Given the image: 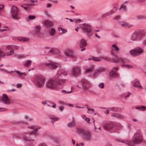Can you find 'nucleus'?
<instances>
[{"instance_id":"obj_46","label":"nucleus","mask_w":146,"mask_h":146,"mask_svg":"<svg viewBox=\"0 0 146 146\" xmlns=\"http://www.w3.org/2000/svg\"><path fill=\"white\" fill-rule=\"evenodd\" d=\"M38 130L37 129H34L30 132V133L31 135H35V133H36V132H37L38 131Z\"/></svg>"},{"instance_id":"obj_52","label":"nucleus","mask_w":146,"mask_h":146,"mask_svg":"<svg viewBox=\"0 0 146 146\" xmlns=\"http://www.w3.org/2000/svg\"><path fill=\"white\" fill-rule=\"evenodd\" d=\"M112 46L115 48V51H117L119 50V48L115 44L112 45Z\"/></svg>"},{"instance_id":"obj_36","label":"nucleus","mask_w":146,"mask_h":146,"mask_svg":"<svg viewBox=\"0 0 146 146\" xmlns=\"http://www.w3.org/2000/svg\"><path fill=\"white\" fill-rule=\"evenodd\" d=\"M50 118L52 119L51 122L53 125H54V123L55 121H58L59 119V118L58 117L54 118L52 117H50Z\"/></svg>"},{"instance_id":"obj_9","label":"nucleus","mask_w":146,"mask_h":146,"mask_svg":"<svg viewBox=\"0 0 146 146\" xmlns=\"http://www.w3.org/2000/svg\"><path fill=\"white\" fill-rule=\"evenodd\" d=\"M117 56V59H113L112 62H113L117 63L118 62H119L122 63H127L129 62V60L127 58H118L117 56Z\"/></svg>"},{"instance_id":"obj_58","label":"nucleus","mask_w":146,"mask_h":146,"mask_svg":"<svg viewBox=\"0 0 146 146\" xmlns=\"http://www.w3.org/2000/svg\"><path fill=\"white\" fill-rule=\"evenodd\" d=\"M137 1L138 2H143L146 1V0H137Z\"/></svg>"},{"instance_id":"obj_8","label":"nucleus","mask_w":146,"mask_h":146,"mask_svg":"<svg viewBox=\"0 0 146 146\" xmlns=\"http://www.w3.org/2000/svg\"><path fill=\"white\" fill-rule=\"evenodd\" d=\"M142 139V136L139 134H136L134 135L131 141L132 143L134 144H138L141 141Z\"/></svg>"},{"instance_id":"obj_7","label":"nucleus","mask_w":146,"mask_h":146,"mask_svg":"<svg viewBox=\"0 0 146 146\" xmlns=\"http://www.w3.org/2000/svg\"><path fill=\"white\" fill-rule=\"evenodd\" d=\"M82 29L83 32L85 33H91L92 30V27L88 24L86 23L83 24Z\"/></svg>"},{"instance_id":"obj_53","label":"nucleus","mask_w":146,"mask_h":146,"mask_svg":"<svg viewBox=\"0 0 146 146\" xmlns=\"http://www.w3.org/2000/svg\"><path fill=\"white\" fill-rule=\"evenodd\" d=\"M7 110V109L5 108H0V112L4 111Z\"/></svg>"},{"instance_id":"obj_15","label":"nucleus","mask_w":146,"mask_h":146,"mask_svg":"<svg viewBox=\"0 0 146 146\" xmlns=\"http://www.w3.org/2000/svg\"><path fill=\"white\" fill-rule=\"evenodd\" d=\"M2 98V101L5 104L8 105L10 103V101L7 96L5 94H3Z\"/></svg>"},{"instance_id":"obj_42","label":"nucleus","mask_w":146,"mask_h":146,"mask_svg":"<svg viewBox=\"0 0 146 146\" xmlns=\"http://www.w3.org/2000/svg\"><path fill=\"white\" fill-rule=\"evenodd\" d=\"M82 118L83 119H84L88 123H91L90 122V119L86 117V116L85 115H84L82 116Z\"/></svg>"},{"instance_id":"obj_50","label":"nucleus","mask_w":146,"mask_h":146,"mask_svg":"<svg viewBox=\"0 0 146 146\" xmlns=\"http://www.w3.org/2000/svg\"><path fill=\"white\" fill-rule=\"evenodd\" d=\"M98 86L100 88H103L104 87V83H101Z\"/></svg>"},{"instance_id":"obj_64","label":"nucleus","mask_w":146,"mask_h":146,"mask_svg":"<svg viewBox=\"0 0 146 146\" xmlns=\"http://www.w3.org/2000/svg\"><path fill=\"white\" fill-rule=\"evenodd\" d=\"M38 146H46V144L44 143L41 144L39 145Z\"/></svg>"},{"instance_id":"obj_10","label":"nucleus","mask_w":146,"mask_h":146,"mask_svg":"<svg viewBox=\"0 0 146 146\" xmlns=\"http://www.w3.org/2000/svg\"><path fill=\"white\" fill-rule=\"evenodd\" d=\"M118 67H114L109 72V76L112 78H115L118 76V74L116 71L118 69Z\"/></svg>"},{"instance_id":"obj_5","label":"nucleus","mask_w":146,"mask_h":146,"mask_svg":"<svg viewBox=\"0 0 146 146\" xmlns=\"http://www.w3.org/2000/svg\"><path fill=\"white\" fill-rule=\"evenodd\" d=\"M143 50L139 47H137L129 51L131 55L133 57L137 56L143 53Z\"/></svg>"},{"instance_id":"obj_16","label":"nucleus","mask_w":146,"mask_h":146,"mask_svg":"<svg viewBox=\"0 0 146 146\" xmlns=\"http://www.w3.org/2000/svg\"><path fill=\"white\" fill-rule=\"evenodd\" d=\"M45 65L48 66L49 69H56L58 67V66L57 65L53 63H46L45 64Z\"/></svg>"},{"instance_id":"obj_11","label":"nucleus","mask_w":146,"mask_h":146,"mask_svg":"<svg viewBox=\"0 0 146 146\" xmlns=\"http://www.w3.org/2000/svg\"><path fill=\"white\" fill-rule=\"evenodd\" d=\"M81 69L78 67H74L72 68L71 74L74 76L79 75L80 73Z\"/></svg>"},{"instance_id":"obj_23","label":"nucleus","mask_w":146,"mask_h":146,"mask_svg":"<svg viewBox=\"0 0 146 146\" xmlns=\"http://www.w3.org/2000/svg\"><path fill=\"white\" fill-rule=\"evenodd\" d=\"M57 74L59 75H62L64 76H66L67 75L68 72L63 69H60L58 71Z\"/></svg>"},{"instance_id":"obj_27","label":"nucleus","mask_w":146,"mask_h":146,"mask_svg":"<svg viewBox=\"0 0 146 146\" xmlns=\"http://www.w3.org/2000/svg\"><path fill=\"white\" fill-rule=\"evenodd\" d=\"M111 116L120 119H123L124 118L123 116L121 114L113 113Z\"/></svg>"},{"instance_id":"obj_62","label":"nucleus","mask_w":146,"mask_h":146,"mask_svg":"<svg viewBox=\"0 0 146 146\" xmlns=\"http://www.w3.org/2000/svg\"><path fill=\"white\" fill-rule=\"evenodd\" d=\"M135 108L139 110H141V106L136 107Z\"/></svg>"},{"instance_id":"obj_29","label":"nucleus","mask_w":146,"mask_h":146,"mask_svg":"<svg viewBox=\"0 0 146 146\" xmlns=\"http://www.w3.org/2000/svg\"><path fill=\"white\" fill-rule=\"evenodd\" d=\"M136 19L137 20H141L142 19H146V16L139 15H137L136 16Z\"/></svg>"},{"instance_id":"obj_17","label":"nucleus","mask_w":146,"mask_h":146,"mask_svg":"<svg viewBox=\"0 0 146 146\" xmlns=\"http://www.w3.org/2000/svg\"><path fill=\"white\" fill-rule=\"evenodd\" d=\"M65 55L68 57L71 58H74L75 57V54L74 53L70 50H66L65 52Z\"/></svg>"},{"instance_id":"obj_56","label":"nucleus","mask_w":146,"mask_h":146,"mask_svg":"<svg viewBox=\"0 0 146 146\" xmlns=\"http://www.w3.org/2000/svg\"><path fill=\"white\" fill-rule=\"evenodd\" d=\"M122 8L124 9V10H123L124 11L126 10L127 7L126 5H122Z\"/></svg>"},{"instance_id":"obj_24","label":"nucleus","mask_w":146,"mask_h":146,"mask_svg":"<svg viewBox=\"0 0 146 146\" xmlns=\"http://www.w3.org/2000/svg\"><path fill=\"white\" fill-rule=\"evenodd\" d=\"M119 25L123 27H127L128 28L131 27L132 26L128 25V24L124 21H121L119 23Z\"/></svg>"},{"instance_id":"obj_54","label":"nucleus","mask_w":146,"mask_h":146,"mask_svg":"<svg viewBox=\"0 0 146 146\" xmlns=\"http://www.w3.org/2000/svg\"><path fill=\"white\" fill-rule=\"evenodd\" d=\"M6 49L7 50H9L10 49H12L11 45V46L8 45V46H6Z\"/></svg>"},{"instance_id":"obj_19","label":"nucleus","mask_w":146,"mask_h":146,"mask_svg":"<svg viewBox=\"0 0 146 146\" xmlns=\"http://www.w3.org/2000/svg\"><path fill=\"white\" fill-rule=\"evenodd\" d=\"M116 140L118 142L124 143H126V142H127V145L129 146H133V144L131 143V142H128L127 141H126L125 140H124L121 139L117 138L116 139Z\"/></svg>"},{"instance_id":"obj_6","label":"nucleus","mask_w":146,"mask_h":146,"mask_svg":"<svg viewBox=\"0 0 146 146\" xmlns=\"http://www.w3.org/2000/svg\"><path fill=\"white\" fill-rule=\"evenodd\" d=\"M18 9L15 6H12L11 9L10 11L12 18L14 19H19L18 17Z\"/></svg>"},{"instance_id":"obj_12","label":"nucleus","mask_w":146,"mask_h":146,"mask_svg":"<svg viewBox=\"0 0 146 146\" xmlns=\"http://www.w3.org/2000/svg\"><path fill=\"white\" fill-rule=\"evenodd\" d=\"M81 84L82 88L84 90H87L90 86V84L85 79L82 80L81 81Z\"/></svg>"},{"instance_id":"obj_55","label":"nucleus","mask_w":146,"mask_h":146,"mask_svg":"<svg viewBox=\"0 0 146 146\" xmlns=\"http://www.w3.org/2000/svg\"><path fill=\"white\" fill-rule=\"evenodd\" d=\"M59 107V110L60 111H62L64 109V107L63 106H61L60 107Z\"/></svg>"},{"instance_id":"obj_22","label":"nucleus","mask_w":146,"mask_h":146,"mask_svg":"<svg viewBox=\"0 0 146 146\" xmlns=\"http://www.w3.org/2000/svg\"><path fill=\"white\" fill-rule=\"evenodd\" d=\"M44 24L47 28H49L53 26V23L48 21H46L44 22Z\"/></svg>"},{"instance_id":"obj_13","label":"nucleus","mask_w":146,"mask_h":146,"mask_svg":"<svg viewBox=\"0 0 146 146\" xmlns=\"http://www.w3.org/2000/svg\"><path fill=\"white\" fill-rule=\"evenodd\" d=\"M102 58L107 60H108L109 59V58L107 57H96L92 56L89 58L88 60H93L95 62H98L101 61Z\"/></svg>"},{"instance_id":"obj_32","label":"nucleus","mask_w":146,"mask_h":146,"mask_svg":"<svg viewBox=\"0 0 146 146\" xmlns=\"http://www.w3.org/2000/svg\"><path fill=\"white\" fill-rule=\"evenodd\" d=\"M59 31L60 33H65L67 32V30L66 29H64L60 27L58 28Z\"/></svg>"},{"instance_id":"obj_51","label":"nucleus","mask_w":146,"mask_h":146,"mask_svg":"<svg viewBox=\"0 0 146 146\" xmlns=\"http://www.w3.org/2000/svg\"><path fill=\"white\" fill-rule=\"evenodd\" d=\"M26 5V4H23V5H21V7H23L24 9L25 10H27V9H28V7H24V5Z\"/></svg>"},{"instance_id":"obj_30","label":"nucleus","mask_w":146,"mask_h":146,"mask_svg":"<svg viewBox=\"0 0 146 146\" xmlns=\"http://www.w3.org/2000/svg\"><path fill=\"white\" fill-rule=\"evenodd\" d=\"M117 10V8L115 7H114L112 9L109 11L108 12L110 15L112 14L115 13Z\"/></svg>"},{"instance_id":"obj_45","label":"nucleus","mask_w":146,"mask_h":146,"mask_svg":"<svg viewBox=\"0 0 146 146\" xmlns=\"http://www.w3.org/2000/svg\"><path fill=\"white\" fill-rule=\"evenodd\" d=\"M40 27L39 26H36L35 27V30L36 32H39L40 31Z\"/></svg>"},{"instance_id":"obj_60","label":"nucleus","mask_w":146,"mask_h":146,"mask_svg":"<svg viewBox=\"0 0 146 146\" xmlns=\"http://www.w3.org/2000/svg\"><path fill=\"white\" fill-rule=\"evenodd\" d=\"M111 54L113 55V56H114L115 57V58H114L113 59H117V56H117V55H115V54H114V53H113V52H111Z\"/></svg>"},{"instance_id":"obj_4","label":"nucleus","mask_w":146,"mask_h":146,"mask_svg":"<svg viewBox=\"0 0 146 146\" xmlns=\"http://www.w3.org/2000/svg\"><path fill=\"white\" fill-rule=\"evenodd\" d=\"M58 82L56 80H50L48 81L46 83V87L48 88L55 90L57 88Z\"/></svg>"},{"instance_id":"obj_49","label":"nucleus","mask_w":146,"mask_h":146,"mask_svg":"<svg viewBox=\"0 0 146 146\" xmlns=\"http://www.w3.org/2000/svg\"><path fill=\"white\" fill-rule=\"evenodd\" d=\"M35 16L34 15H29L28 17V18L31 20H33L35 18Z\"/></svg>"},{"instance_id":"obj_28","label":"nucleus","mask_w":146,"mask_h":146,"mask_svg":"<svg viewBox=\"0 0 146 146\" xmlns=\"http://www.w3.org/2000/svg\"><path fill=\"white\" fill-rule=\"evenodd\" d=\"M72 87H71V90L70 91H68V90H61V92L62 93L64 94H68L71 93L72 92Z\"/></svg>"},{"instance_id":"obj_3","label":"nucleus","mask_w":146,"mask_h":146,"mask_svg":"<svg viewBox=\"0 0 146 146\" xmlns=\"http://www.w3.org/2000/svg\"><path fill=\"white\" fill-rule=\"evenodd\" d=\"M78 131L80 134L82 135L84 138L88 140L92 139L91 133L89 131L81 129H78Z\"/></svg>"},{"instance_id":"obj_44","label":"nucleus","mask_w":146,"mask_h":146,"mask_svg":"<svg viewBox=\"0 0 146 146\" xmlns=\"http://www.w3.org/2000/svg\"><path fill=\"white\" fill-rule=\"evenodd\" d=\"M15 123L18 124H27V122H25L23 121H17L15 122Z\"/></svg>"},{"instance_id":"obj_25","label":"nucleus","mask_w":146,"mask_h":146,"mask_svg":"<svg viewBox=\"0 0 146 146\" xmlns=\"http://www.w3.org/2000/svg\"><path fill=\"white\" fill-rule=\"evenodd\" d=\"M133 86L135 87L138 88H142V87L140 84V83L139 80H137L135 81L133 85Z\"/></svg>"},{"instance_id":"obj_1","label":"nucleus","mask_w":146,"mask_h":146,"mask_svg":"<svg viewBox=\"0 0 146 146\" xmlns=\"http://www.w3.org/2000/svg\"><path fill=\"white\" fill-rule=\"evenodd\" d=\"M45 80V78L43 76H36L35 79V86L38 88H42L44 86Z\"/></svg>"},{"instance_id":"obj_61","label":"nucleus","mask_w":146,"mask_h":146,"mask_svg":"<svg viewBox=\"0 0 146 146\" xmlns=\"http://www.w3.org/2000/svg\"><path fill=\"white\" fill-rule=\"evenodd\" d=\"M10 53L11 55L12 54H13L14 53V51L13 49H12L11 50L10 52Z\"/></svg>"},{"instance_id":"obj_21","label":"nucleus","mask_w":146,"mask_h":146,"mask_svg":"<svg viewBox=\"0 0 146 146\" xmlns=\"http://www.w3.org/2000/svg\"><path fill=\"white\" fill-rule=\"evenodd\" d=\"M49 52L53 54H58L60 53L59 50L55 48H52L51 49L49 50Z\"/></svg>"},{"instance_id":"obj_31","label":"nucleus","mask_w":146,"mask_h":146,"mask_svg":"<svg viewBox=\"0 0 146 146\" xmlns=\"http://www.w3.org/2000/svg\"><path fill=\"white\" fill-rule=\"evenodd\" d=\"M16 73L19 74V76L20 77L25 76L27 75L26 73L25 72H21L20 71H17L16 72Z\"/></svg>"},{"instance_id":"obj_59","label":"nucleus","mask_w":146,"mask_h":146,"mask_svg":"<svg viewBox=\"0 0 146 146\" xmlns=\"http://www.w3.org/2000/svg\"><path fill=\"white\" fill-rule=\"evenodd\" d=\"M35 126H31V127H28V128L31 129H35Z\"/></svg>"},{"instance_id":"obj_43","label":"nucleus","mask_w":146,"mask_h":146,"mask_svg":"<svg viewBox=\"0 0 146 146\" xmlns=\"http://www.w3.org/2000/svg\"><path fill=\"white\" fill-rule=\"evenodd\" d=\"M101 71L100 70H98L95 73H94L93 74V76L94 77H97L99 74H100Z\"/></svg>"},{"instance_id":"obj_18","label":"nucleus","mask_w":146,"mask_h":146,"mask_svg":"<svg viewBox=\"0 0 146 146\" xmlns=\"http://www.w3.org/2000/svg\"><path fill=\"white\" fill-rule=\"evenodd\" d=\"M113 124L111 122H109L106 123L104 125V128L105 129H110L113 126Z\"/></svg>"},{"instance_id":"obj_2","label":"nucleus","mask_w":146,"mask_h":146,"mask_svg":"<svg viewBox=\"0 0 146 146\" xmlns=\"http://www.w3.org/2000/svg\"><path fill=\"white\" fill-rule=\"evenodd\" d=\"M144 32L143 30H137L132 35L131 37V40L135 41L138 39H140L144 36Z\"/></svg>"},{"instance_id":"obj_14","label":"nucleus","mask_w":146,"mask_h":146,"mask_svg":"<svg viewBox=\"0 0 146 146\" xmlns=\"http://www.w3.org/2000/svg\"><path fill=\"white\" fill-rule=\"evenodd\" d=\"M32 136L33 137H35L36 136L34 135H31L30 133L29 134H26L23 135V138L26 141H33L34 139H32Z\"/></svg>"},{"instance_id":"obj_57","label":"nucleus","mask_w":146,"mask_h":146,"mask_svg":"<svg viewBox=\"0 0 146 146\" xmlns=\"http://www.w3.org/2000/svg\"><path fill=\"white\" fill-rule=\"evenodd\" d=\"M22 86V84H18L17 85V88H19Z\"/></svg>"},{"instance_id":"obj_38","label":"nucleus","mask_w":146,"mask_h":146,"mask_svg":"<svg viewBox=\"0 0 146 146\" xmlns=\"http://www.w3.org/2000/svg\"><path fill=\"white\" fill-rule=\"evenodd\" d=\"M31 60H28L25 62L24 66L28 67L31 64Z\"/></svg>"},{"instance_id":"obj_41","label":"nucleus","mask_w":146,"mask_h":146,"mask_svg":"<svg viewBox=\"0 0 146 146\" xmlns=\"http://www.w3.org/2000/svg\"><path fill=\"white\" fill-rule=\"evenodd\" d=\"M66 81V79H61L58 82V85H62L64 84Z\"/></svg>"},{"instance_id":"obj_63","label":"nucleus","mask_w":146,"mask_h":146,"mask_svg":"<svg viewBox=\"0 0 146 146\" xmlns=\"http://www.w3.org/2000/svg\"><path fill=\"white\" fill-rule=\"evenodd\" d=\"M11 54L9 52H7L5 54V55H6L7 56H9L11 55Z\"/></svg>"},{"instance_id":"obj_33","label":"nucleus","mask_w":146,"mask_h":146,"mask_svg":"<svg viewBox=\"0 0 146 146\" xmlns=\"http://www.w3.org/2000/svg\"><path fill=\"white\" fill-rule=\"evenodd\" d=\"M56 33V31L54 28H51L49 31L50 35L51 36L54 35Z\"/></svg>"},{"instance_id":"obj_39","label":"nucleus","mask_w":146,"mask_h":146,"mask_svg":"<svg viewBox=\"0 0 146 146\" xmlns=\"http://www.w3.org/2000/svg\"><path fill=\"white\" fill-rule=\"evenodd\" d=\"M110 15V14L108 12L102 15L101 17L102 18L104 19Z\"/></svg>"},{"instance_id":"obj_47","label":"nucleus","mask_w":146,"mask_h":146,"mask_svg":"<svg viewBox=\"0 0 146 146\" xmlns=\"http://www.w3.org/2000/svg\"><path fill=\"white\" fill-rule=\"evenodd\" d=\"M11 48L13 50H17L18 49V47L16 45H11Z\"/></svg>"},{"instance_id":"obj_26","label":"nucleus","mask_w":146,"mask_h":146,"mask_svg":"<svg viewBox=\"0 0 146 146\" xmlns=\"http://www.w3.org/2000/svg\"><path fill=\"white\" fill-rule=\"evenodd\" d=\"M72 119V121L69 123L68 124V127H74L76 123L74 117H73Z\"/></svg>"},{"instance_id":"obj_40","label":"nucleus","mask_w":146,"mask_h":146,"mask_svg":"<svg viewBox=\"0 0 146 146\" xmlns=\"http://www.w3.org/2000/svg\"><path fill=\"white\" fill-rule=\"evenodd\" d=\"M18 40L19 41H22V42H26L28 41L29 39L28 38H21L18 39Z\"/></svg>"},{"instance_id":"obj_48","label":"nucleus","mask_w":146,"mask_h":146,"mask_svg":"<svg viewBox=\"0 0 146 146\" xmlns=\"http://www.w3.org/2000/svg\"><path fill=\"white\" fill-rule=\"evenodd\" d=\"M146 110V106H141V111H144Z\"/></svg>"},{"instance_id":"obj_37","label":"nucleus","mask_w":146,"mask_h":146,"mask_svg":"<svg viewBox=\"0 0 146 146\" xmlns=\"http://www.w3.org/2000/svg\"><path fill=\"white\" fill-rule=\"evenodd\" d=\"M122 67H125L127 69H131L133 68V67L131 65L129 64H124L122 65Z\"/></svg>"},{"instance_id":"obj_34","label":"nucleus","mask_w":146,"mask_h":146,"mask_svg":"<svg viewBox=\"0 0 146 146\" xmlns=\"http://www.w3.org/2000/svg\"><path fill=\"white\" fill-rule=\"evenodd\" d=\"M119 108L117 107H112L109 108V110L114 112H117L118 111Z\"/></svg>"},{"instance_id":"obj_20","label":"nucleus","mask_w":146,"mask_h":146,"mask_svg":"<svg viewBox=\"0 0 146 146\" xmlns=\"http://www.w3.org/2000/svg\"><path fill=\"white\" fill-rule=\"evenodd\" d=\"M87 43L86 40L83 38L80 40V48H81L86 46L87 45Z\"/></svg>"},{"instance_id":"obj_35","label":"nucleus","mask_w":146,"mask_h":146,"mask_svg":"<svg viewBox=\"0 0 146 146\" xmlns=\"http://www.w3.org/2000/svg\"><path fill=\"white\" fill-rule=\"evenodd\" d=\"M94 68V66H91L89 67L86 70V72L87 73H89L90 72H93L92 70Z\"/></svg>"}]
</instances>
